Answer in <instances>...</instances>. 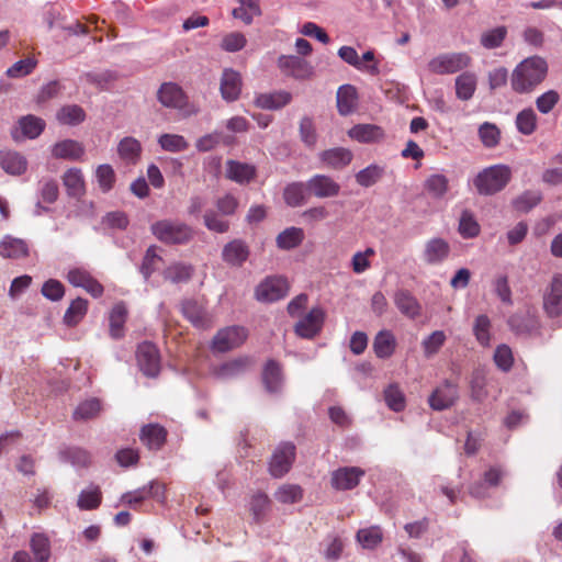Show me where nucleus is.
<instances>
[{
    "label": "nucleus",
    "instance_id": "1",
    "mask_svg": "<svg viewBox=\"0 0 562 562\" xmlns=\"http://www.w3.org/2000/svg\"><path fill=\"white\" fill-rule=\"evenodd\" d=\"M548 64L540 56L521 60L510 76L512 89L517 93L532 92L547 77Z\"/></svg>",
    "mask_w": 562,
    "mask_h": 562
},
{
    "label": "nucleus",
    "instance_id": "2",
    "mask_svg": "<svg viewBox=\"0 0 562 562\" xmlns=\"http://www.w3.org/2000/svg\"><path fill=\"white\" fill-rule=\"evenodd\" d=\"M512 178L510 168L506 165H494L484 168L473 179V186L481 195H493L502 191Z\"/></svg>",
    "mask_w": 562,
    "mask_h": 562
},
{
    "label": "nucleus",
    "instance_id": "3",
    "mask_svg": "<svg viewBox=\"0 0 562 562\" xmlns=\"http://www.w3.org/2000/svg\"><path fill=\"white\" fill-rule=\"evenodd\" d=\"M151 234L161 243L183 245L193 238V229L178 220H160L151 224Z\"/></svg>",
    "mask_w": 562,
    "mask_h": 562
},
{
    "label": "nucleus",
    "instance_id": "4",
    "mask_svg": "<svg viewBox=\"0 0 562 562\" xmlns=\"http://www.w3.org/2000/svg\"><path fill=\"white\" fill-rule=\"evenodd\" d=\"M472 63V58L464 52L442 53L431 58L428 64V70L436 75H451L467 69Z\"/></svg>",
    "mask_w": 562,
    "mask_h": 562
},
{
    "label": "nucleus",
    "instance_id": "5",
    "mask_svg": "<svg viewBox=\"0 0 562 562\" xmlns=\"http://www.w3.org/2000/svg\"><path fill=\"white\" fill-rule=\"evenodd\" d=\"M136 359L139 370L148 378H156L160 371V355L158 348L149 342L143 341L136 350Z\"/></svg>",
    "mask_w": 562,
    "mask_h": 562
},
{
    "label": "nucleus",
    "instance_id": "6",
    "mask_svg": "<svg viewBox=\"0 0 562 562\" xmlns=\"http://www.w3.org/2000/svg\"><path fill=\"white\" fill-rule=\"evenodd\" d=\"M289 292V283L282 277H269L256 288L259 302L272 303L283 299Z\"/></svg>",
    "mask_w": 562,
    "mask_h": 562
},
{
    "label": "nucleus",
    "instance_id": "7",
    "mask_svg": "<svg viewBox=\"0 0 562 562\" xmlns=\"http://www.w3.org/2000/svg\"><path fill=\"white\" fill-rule=\"evenodd\" d=\"M247 338L241 326H229L217 331L212 340V348L217 352H226L239 347Z\"/></svg>",
    "mask_w": 562,
    "mask_h": 562
},
{
    "label": "nucleus",
    "instance_id": "8",
    "mask_svg": "<svg viewBox=\"0 0 562 562\" xmlns=\"http://www.w3.org/2000/svg\"><path fill=\"white\" fill-rule=\"evenodd\" d=\"M295 457V446L291 442H282L274 450L269 471L272 476L281 477L289 472Z\"/></svg>",
    "mask_w": 562,
    "mask_h": 562
},
{
    "label": "nucleus",
    "instance_id": "9",
    "mask_svg": "<svg viewBox=\"0 0 562 562\" xmlns=\"http://www.w3.org/2000/svg\"><path fill=\"white\" fill-rule=\"evenodd\" d=\"M543 310L548 317L562 315V274H554L543 292Z\"/></svg>",
    "mask_w": 562,
    "mask_h": 562
},
{
    "label": "nucleus",
    "instance_id": "10",
    "mask_svg": "<svg viewBox=\"0 0 562 562\" xmlns=\"http://www.w3.org/2000/svg\"><path fill=\"white\" fill-rule=\"evenodd\" d=\"M278 67L285 75L299 80L313 76L314 68L305 59L294 55H282L278 58Z\"/></svg>",
    "mask_w": 562,
    "mask_h": 562
},
{
    "label": "nucleus",
    "instance_id": "11",
    "mask_svg": "<svg viewBox=\"0 0 562 562\" xmlns=\"http://www.w3.org/2000/svg\"><path fill=\"white\" fill-rule=\"evenodd\" d=\"M307 192L318 199L335 198L340 192V184L327 175H314L306 181Z\"/></svg>",
    "mask_w": 562,
    "mask_h": 562
},
{
    "label": "nucleus",
    "instance_id": "12",
    "mask_svg": "<svg viewBox=\"0 0 562 562\" xmlns=\"http://www.w3.org/2000/svg\"><path fill=\"white\" fill-rule=\"evenodd\" d=\"M366 472L358 467H342L331 473V486L337 491L355 488Z\"/></svg>",
    "mask_w": 562,
    "mask_h": 562
},
{
    "label": "nucleus",
    "instance_id": "13",
    "mask_svg": "<svg viewBox=\"0 0 562 562\" xmlns=\"http://www.w3.org/2000/svg\"><path fill=\"white\" fill-rule=\"evenodd\" d=\"M325 313L321 307H313L295 325V333L302 338L311 339L316 336L323 326Z\"/></svg>",
    "mask_w": 562,
    "mask_h": 562
},
{
    "label": "nucleus",
    "instance_id": "14",
    "mask_svg": "<svg viewBox=\"0 0 562 562\" xmlns=\"http://www.w3.org/2000/svg\"><path fill=\"white\" fill-rule=\"evenodd\" d=\"M458 398V386L446 380L429 396V405L432 409L443 411L454 404Z\"/></svg>",
    "mask_w": 562,
    "mask_h": 562
},
{
    "label": "nucleus",
    "instance_id": "15",
    "mask_svg": "<svg viewBox=\"0 0 562 562\" xmlns=\"http://www.w3.org/2000/svg\"><path fill=\"white\" fill-rule=\"evenodd\" d=\"M257 175V168L252 164L229 159L225 164V176L240 186L251 182Z\"/></svg>",
    "mask_w": 562,
    "mask_h": 562
},
{
    "label": "nucleus",
    "instance_id": "16",
    "mask_svg": "<svg viewBox=\"0 0 562 562\" xmlns=\"http://www.w3.org/2000/svg\"><path fill=\"white\" fill-rule=\"evenodd\" d=\"M241 76L233 68H225L222 72L220 91L222 98L227 102L237 100L241 92Z\"/></svg>",
    "mask_w": 562,
    "mask_h": 562
},
{
    "label": "nucleus",
    "instance_id": "17",
    "mask_svg": "<svg viewBox=\"0 0 562 562\" xmlns=\"http://www.w3.org/2000/svg\"><path fill=\"white\" fill-rule=\"evenodd\" d=\"M252 367L250 357H238L222 363L214 369V375L221 380L236 379L245 374Z\"/></svg>",
    "mask_w": 562,
    "mask_h": 562
},
{
    "label": "nucleus",
    "instance_id": "18",
    "mask_svg": "<svg viewBox=\"0 0 562 562\" xmlns=\"http://www.w3.org/2000/svg\"><path fill=\"white\" fill-rule=\"evenodd\" d=\"M63 184L70 199L81 200L86 194V181L81 169L71 167L67 169L63 177Z\"/></svg>",
    "mask_w": 562,
    "mask_h": 562
},
{
    "label": "nucleus",
    "instance_id": "19",
    "mask_svg": "<svg viewBox=\"0 0 562 562\" xmlns=\"http://www.w3.org/2000/svg\"><path fill=\"white\" fill-rule=\"evenodd\" d=\"M505 472L499 467H491L485 471L483 480L470 486V494L475 498H485L490 495V488L498 486Z\"/></svg>",
    "mask_w": 562,
    "mask_h": 562
},
{
    "label": "nucleus",
    "instance_id": "20",
    "mask_svg": "<svg viewBox=\"0 0 562 562\" xmlns=\"http://www.w3.org/2000/svg\"><path fill=\"white\" fill-rule=\"evenodd\" d=\"M450 252V246L443 238L435 237L426 241L423 260L427 265H439L447 259Z\"/></svg>",
    "mask_w": 562,
    "mask_h": 562
},
{
    "label": "nucleus",
    "instance_id": "21",
    "mask_svg": "<svg viewBox=\"0 0 562 562\" xmlns=\"http://www.w3.org/2000/svg\"><path fill=\"white\" fill-rule=\"evenodd\" d=\"M157 95L159 102L166 108L181 110L187 103L182 89L173 82L162 83Z\"/></svg>",
    "mask_w": 562,
    "mask_h": 562
},
{
    "label": "nucleus",
    "instance_id": "22",
    "mask_svg": "<svg viewBox=\"0 0 562 562\" xmlns=\"http://www.w3.org/2000/svg\"><path fill=\"white\" fill-rule=\"evenodd\" d=\"M249 254V247L243 239H234L224 246L222 258L229 266L240 267L247 261Z\"/></svg>",
    "mask_w": 562,
    "mask_h": 562
},
{
    "label": "nucleus",
    "instance_id": "23",
    "mask_svg": "<svg viewBox=\"0 0 562 562\" xmlns=\"http://www.w3.org/2000/svg\"><path fill=\"white\" fill-rule=\"evenodd\" d=\"M183 316L196 328L210 327V318L202 304L195 300H186L181 304Z\"/></svg>",
    "mask_w": 562,
    "mask_h": 562
},
{
    "label": "nucleus",
    "instance_id": "24",
    "mask_svg": "<svg viewBox=\"0 0 562 562\" xmlns=\"http://www.w3.org/2000/svg\"><path fill=\"white\" fill-rule=\"evenodd\" d=\"M321 161L328 168L342 169L352 160V153L344 147H335L319 153Z\"/></svg>",
    "mask_w": 562,
    "mask_h": 562
},
{
    "label": "nucleus",
    "instance_id": "25",
    "mask_svg": "<svg viewBox=\"0 0 562 562\" xmlns=\"http://www.w3.org/2000/svg\"><path fill=\"white\" fill-rule=\"evenodd\" d=\"M29 255V245L24 239L5 235L0 240V256L5 259H20Z\"/></svg>",
    "mask_w": 562,
    "mask_h": 562
},
{
    "label": "nucleus",
    "instance_id": "26",
    "mask_svg": "<svg viewBox=\"0 0 562 562\" xmlns=\"http://www.w3.org/2000/svg\"><path fill=\"white\" fill-rule=\"evenodd\" d=\"M394 304L398 311L408 318L420 315L422 306L417 299L407 290H397L394 294Z\"/></svg>",
    "mask_w": 562,
    "mask_h": 562
},
{
    "label": "nucleus",
    "instance_id": "27",
    "mask_svg": "<svg viewBox=\"0 0 562 562\" xmlns=\"http://www.w3.org/2000/svg\"><path fill=\"white\" fill-rule=\"evenodd\" d=\"M85 154L81 143L74 139H64L52 147V155L58 159L80 160Z\"/></svg>",
    "mask_w": 562,
    "mask_h": 562
},
{
    "label": "nucleus",
    "instance_id": "28",
    "mask_svg": "<svg viewBox=\"0 0 562 562\" xmlns=\"http://www.w3.org/2000/svg\"><path fill=\"white\" fill-rule=\"evenodd\" d=\"M262 382L267 392L277 394L282 390L283 378L278 362L269 360L262 371Z\"/></svg>",
    "mask_w": 562,
    "mask_h": 562
},
{
    "label": "nucleus",
    "instance_id": "29",
    "mask_svg": "<svg viewBox=\"0 0 562 562\" xmlns=\"http://www.w3.org/2000/svg\"><path fill=\"white\" fill-rule=\"evenodd\" d=\"M477 86V77L474 72L462 71L454 79L456 97L461 101L473 98Z\"/></svg>",
    "mask_w": 562,
    "mask_h": 562
},
{
    "label": "nucleus",
    "instance_id": "30",
    "mask_svg": "<svg viewBox=\"0 0 562 562\" xmlns=\"http://www.w3.org/2000/svg\"><path fill=\"white\" fill-rule=\"evenodd\" d=\"M0 166L7 173L20 176L26 171L27 160L16 151H0Z\"/></svg>",
    "mask_w": 562,
    "mask_h": 562
},
{
    "label": "nucleus",
    "instance_id": "31",
    "mask_svg": "<svg viewBox=\"0 0 562 562\" xmlns=\"http://www.w3.org/2000/svg\"><path fill=\"white\" fill-rule=\"evenodd\" d=\"M292 95L288 91L260 93L255 99L256 106L263 110H279L290 103Z\"/></svg>",
    "mask_w": 562,
    "mask_h": 562
},
{
    "label": "nucleus",
    "instance_id": "32",
    "mask_svg": "<svg viewBox=\"0 0 562 562\" xmlns=\"http://www.w3.org/2000/svg\"><path fill=\"white\" fill-rule=\"evenodd\" d=\"M139 437L150 450H158L166 441L167 431L158 424H148L143 426Z\"/></svg>",
    "mask_w": 562,
    "mask_h": 562
},
{
    "label": "nucleus",
    "instance_id": "33",
    "mask_svg": "<svg viewBox=\"0 0 562 562\" xmlns=\"http://www.w3.org/2000/svg\"><path fill=\"white\" fill-rule=\"evenodd\" d=\"M338 56L348 65L355 67L360 71L368 72L372 76L380 74L378 64H364L360 60L357 50L351 46H341L338 49Z\"/></svg>",
    "mask_w": 562,
    "mask_h": 562
},
{
    "label": "nucleus",
    "instance_id": "34",
    "mask_svg": "<svg viewBox=\"0 0 562 562\" xmlns=\"http://www.w3.org/2000/svg\"><path fill=\"white\" fill-rule=\"evenodd\" d=\"M396 348V339L392 331L387 329L380 330L373 340V351L380 359L390 358Z\"/></svg>",
    "mask_w": 562,
    "mask_h": 562
},
{
    "label": "nucleus",
    "instance_id": "35",
    "mask_svg": "<svg viewBox=\"0 0 562 562\" xmlns=\"http://www.w3.org/2000/svg\"><path fill=\"white\" fill-rule=\"evenodd\" d=\"M127 317V310L124 303L120 302L113 306L109 315L110 335L114 339L124 336V324Z\"/></svg>",
    "mask_w": 562,
    "mask_h": 562
},
{
    "label": "nucleus",
    "instance_id": "36",
    "mask_svg": "<svg viewBox=\"0 0 562 562\" xmlns=\"http://www.w3.org/2000/svg\"><path fill=\"white\" fill-rule=\"evenodd\" d=\"M337 109L341 115H349L357 105V92L353 86L344 85L337 91Z\"/></svg>",
    "mask_w": 562,
    "mask_h": 562
},
{
    "label": "nucleus",
    "instance_id": "37",
    "mask_svg": "<svg viewBox=\"0 0 562 562\" xmlns=\"http://www.w3.org/2000/svg\"><path fill=\"white\" fill-rule=\"evenodd\" d=\"M424 188L429 196L441 200L448 192L449 180L442 173H432L425 180Z\"/></svg>",
    "mask_w": 562,
    "mask_h": 562
},
{
    "label": "nucleus",
    "instance_id": "38",
    "mask_svg": "<svg viewBox=\"0 0 562 562\" xmlns=\"http://www.w3.org/2000/svg\"><path fill=\"white\" fill-rule=\"evenodd\" d=\"M304 239V231L300 227H288L282 231L276 238L278 248L282 250H291L302 244Z\"/></svg>",
    "mask_w": 562,
    "mask_h": 562
},
{
    "label": "nucleus",
    "instance_id": "39",
    "mask_svg": "<svg viewBox=\"0 0 562 562\" xmlns=\"http://www.w3.org/2000/svg\"><path fill=\"white\" fill-rule=\"evenodd\" d=\"M117 153L125 162L136 164L140 157L142 145L134 137H124L119 143Z\"/></svg>",
    "mask_w": 562,
    "mask_h": 562
},
{
    "label": "nucleus",
    "instance_id": "40",
    "mask_svg": "<svg viewBox=\"0 0 562 562\" xmlns=\"http://www.w3.org/2000/svg\"><path fill=\"white\" fill-rule=\"evenodd\" d=\"M306 183L304 182H291L283 191V199L286 205L291 207H297L306 202Z\"/></svg>",
    "mask_w": 562,
    "mask_h": 562
},
{
    "label": "nucleus",
    "instance_id": "41",
    "mask_svg": "<svg viewBox=\"0 0 562 562\" xmlns=\"http://www.w3.org/2000/svg\"><path fill=\"white\" fill-rule=\"evenodd\" d=\"M537 121L538 117L533 109L526 108L516 115V128L520 134L529 136L537 130Z\"/></svg>",
    "mask_w": 562,
    "mask_h": 562
},
{
    "label": "nucleus",
    "instance_id": "42",
    "mask_svg": "<svg viewBox=\"0 0 562 562\" xmlns=\"http://www.w3.org/2000/svg\"><path fill=\"white\" fill-rule=\"evenodd\" d=\"M239 7L232 11L235 19L241 20L245 24H250L254 16L260 15V7L258 0H238Z\"/></svg>",
    "mask_w": 562,
    "mask_h": 562
},
{
    "label": "nucleus",
    "instance_id": "43",
    "mask_svg": "<svg viewBox=\"0 0 562 562\" xmlns=\"http://www.w3.org/2000/svg\"><path fill=\"white\" fill-rule=\"evenodd\" d=\"M193 273V267L191 265L176 262L170 265L164 271V278L172 283L188 282Z\"/></svg>",
    "mask_w": 562,
    "mask_h": 562
},
{
    "label": "nucleus",
    "instance_id": "44",
    "mask_svg": "<svg viewBox=\"0 0 562 562\" xmlns=\"http://www.w3.org/2000/svg\"><path fill=\"white\" fill-rule=\"evenodd\" d=\"M88 301L82 297L74 300L64 315V322L67 326H76L87 314Z\"/></svg>",
    "mask_w": 562,
    "mask_h": 562
},
{
    "label": "nucleus",
    "instance_id": "45",
    "mask_svg": "<svg viewBox=\"0 0 562 562\" xmlns=\"http://www.w3.org/2000/svg\"><path fill=\"white\" fill-rule=\"evenodd\" d=\"M383 135V132L381 127L372 124H359L353 126L349 131V136L362 142V143H369L376 140Z\"/></svg>",
    "mask_w": 562,
    "mask_h": 562
},
{
    "label": "nucleus",
    "instance_id": "46",
    "mask_svg": "<svg viewBox=\"0 0 562 562\" xmlns=\"http://www.w3.org/2000/svg\"><path fill=\"white\" fill-rule=\"evenodd\" d=\"M157 142L161 149L169 153H181L189 148L188 140L178 134H161Z\"/></svg>",
    "mask_w": 562,
    "mask_h": 562
},
{
    "label": "nucleus",
    "instance_id": "47",
    "mask_svg": "<svg viewBox=\"0 0 562 562\" xmlns=\"http://www.w3.org/2000/svg\"><path fill=\"white\" fill-rule=\"evenodd\" d=\"M31 550L35 557V562H48L50 557V546L48 538L43 533H34L31 538Z\"/></svg>",
    "mask_w": 562,
    "mask_h": 562
},
{
    "label": "nucleus",
    "instance_id": "48",
    "mask_svg": "<svg viewBox=\"0 0 562 562\" xmlns=\"http://www.w3.org/2000/svg\"><path fill=\"white\" fill-rule=\"evenodd\" d=\"M60 458L76 468H85L90 463V453L79 447H68L61 450Z\"/></svg>",
    "mask_w": 562,
    "mask_h": 562
},
{
    "label": "nucleus",
    "instance_id": "49",
    "mask_svg": "<svg viewBox=\"0 0 562 562\" xmlns=\"http://www.w3.org/2000/svg\"><path fill=\"white\" fill-rule=\"evenodd\" d=\"M384 175V168L372 164L356 173V181L359 186L369 188L375 184Z\"/></svg>",
    "mask_w": 562,
    "mask_h": 562
},
{
    "label": "nucleus",
    "instance_id": "50",
    "mask_svg": "<svg viewBox=\"0 0 562 562\" xmlns=\"http://www.w3.org/2000/svg\"><path fill=\"white\" fill-rule=\"evenodd\" d=\"M356 538L364 549H374L381 543L383 535L379 526H372L358 530Z\"/></svg>",
    "mask_w": 562,
    "mask_h": 562
},
{
    "label": "nucleus",
    "instance_id": "51",
    "mask_svg": "<svg viewBox=\"0 0 562 562\" xmlns=\"http://www.w3.org/2000/svg\"><path fill=\"white\" fill-rule=\"evenodd\" d=\"M101 412V402L95 398H88L81 402L74 412L75 420H88L94 418Z\"/></svg>",
    "mask_w": 562,
    "mask_h": 562
},
{
    "label": "nucleus",
    "instance_id": "52",
    "mask_svg": "<svg viewBox=\"0 0 562 562\" xmlns=\"http://www.w3.org/2000/svg\"><path fill=\"white\" fill-rule=\"evenodd\" d=\"M19 125L25 137L34 139L43 132L45 122L34 115H26L19 121Z\"/></svg>",
    "mask_w": 562,
    "mask_h": 562
},
{
    "label": "nucleus",
    "instance_id": "53",
    "mask_svg": "<svg viewBox=\"0 0 562 562\" xmlns=\"http://www.w3.org/2000/svg\"><path fill=\"white\" fill-rule=\"evenodd\" d=\"M541 201V193L536 190H528L513 201L516 211L527 213Z\"/></svg>",
    "mask_w": 562,
    "mask_h": 562
},
{
    "label": "nucleus",
    "instance_id": "54",
    "mask_svg": "<svg viewBox=\"0 0 562 562\" xmlns=\"http://www.w3.org/2000/svg\"><path fill=\"white\" fill-rule=\"evenodd\" d=\"M37 193L41 200L52 204L57 201L59 195L58 183L53 178H43L38 181Z\"/></svg>",
    "mask_w": 562,
    "mask_h": 562
},
{
    "label": "nucleus",
    "instance_id": "55",
    "mask_svg": "<svg viewBox=\"0 0 562 562\" xmlns=\"http://www.w3.org/2000/svg\"><path fill=\"white\" fill-rule=\"evenodd\" d=\"M302 488L296 484H283L274 493L276 499L282 504L297 503L302 499Z\"/></svg>",
    "mask_w": 562,
    "mask_h": 562
},
{
    "label": "nucleus",
    "instance_id": "56",
    "mask_svg": "<svg viewBox=\"0 0 562 562\" xmlns=\"http://www.w3.org/2000/svg\"><path fill=\"white\" fill-rule=\"evenodd\" d=\"M101 503V492L98 486L82 490L78 497V507L83 510L97 508Z\"/></svg>",
    "mask_w": 562,
    "mask_h": 562
},
{
    "label": "nucleus",
    "instance_id": "57",
    "mask_svg": "<svg viewBox=\"0 0 562 562\" xmlns=\"http://www.w3.org/2000/svg\"><path fill=\"white\" fill-rule=\"evenodd\" d=\"M447 336L442 330H435L430 335L424 338L422 347L424 355L429 358L436 355L440 348L445 345Z\"/></svg>",
    "mask_w": 562,
    "mask_h": 562
},
{
    "label": "nucleus",
    "instance_id": "58",
    "mask_svg": "<svg viewBox=\"0 0 562 562\" xmlns=\"http://www.w3.org/2000/svg\"><path fill=\"white\" fill-rule=\"evenodd\" d=\"M384 401L394 412H402L405 408V395L396 384H390L384 390Z\"/></svg>",
    "mask_w": 562,
    "mask_h": 562
},
{
    "label": "nucleus",
    "instance_id": "59",
    "mask_svg": "<svg viewBox=\"0 0 562 562\" xmlns=\"http://www.w3.org/2000/svg\"><path fill=\"white\" fill-rule=\"evenodd\" d=\"M479 136L485 147L493 148L499 143L501 132L495 124L484 122L479 127Z\"/></svg>",
    "mask_w": 562,
    "mask_h": 562
},
{
    "label": "nucleus",
    "instance_id": "60",
    "mask_svg": "<svg viewBox=\"0 0 562 562\" xmlns=\"http://www.w3.org/2000/svg\"><path fill=\"white\" fill-rule=\"evenodd\" d=\"M85 111L79 105H67L59 110L57 119L63 124L77 125L85 120Z\"/></svg>",
    "mask_w": 562,
    "mask_h": 562
},
{
    "label": "nucleus",
    "instance_id": "61",
    "mask_svg": "<svg viewBox=\"0 0 562 562\" xmlns=\"http://www.w3.org/2000/svg\"><path fill=\"white\" fill-rule=\"evenodd\" d=\"M221 214L214 210L205 211L203 215L205 227L214 233L224 234L229 229V222L220 216Z\"/></svg>",
    "mask_w": 562,
    "mask_h": 562
},
{
    "label": "nucleus",
    "instance_id": "62",
    "mask_svg": "<svg viewBox=\"0 0 562 562\" xmlns=\"http://www.w3.org/2000/svg\"><path fill=\"white\" fill-rule=\"evenodd\" d=\"M459 233L464 238H473L479 235L480 225L477 224L471 212H462L459 221Z\"/></svg>",
    "mask_w": 562,
    "mask_h": 562
},
{
    "label": "nucleus",
    "instance_id": "63",
    "mask_svg": "<svg viewBox=\"0 0 562 562\" xmlns=\"http://www.w3.org/2000/svg\"><path fill=\"white\" fill-rule=\"evenodd\" d=\"M247 44L246 36L240 32H231L223 36L221 48L227 53L241 50Z\"/></svg>",
    "mask_w": 562,
    "mask_h": 562
},
{
    "label": "nucleus",
    "instance_id": "64",
    "mask_svg": "<svg viewBox=\"0 0 562 562\" xmlns=\"http://www.w3.org/2000/svg\"><path fill=\"white\" fill-rule=\"evenodd\" d=\"M300 138L308 148H313L317 142V134L314 122L311 117L304 116L300 122Z\"/></svg>",
    "mask_w": 562,
    "mask_h": 562
}]
</instances>
